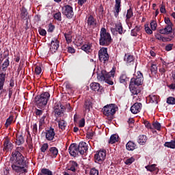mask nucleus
<instances>
[{
  "label": "nucleus",
  "instance_id": "nucleus-46",
  "mask_svg": "<svg viewBox=\"0 0 175 175\" xmlns=\"http://www.w3.org/2000/svg\"><path fill=\"white\" fill-rule=\"evenodd\" d=\"M53 18L55 20H57V21H62V16L60 12L54 14Z\"/></svg>",
  "mask_w": 175,
  "mask_h": 175
},
{
  "label": "nucleus",
  "instance_id": "nucleus-43",
  "mask_svg": "<svg viewBox=\"0 0 175 175\" xmlns=\"http://www.w3.org/2000/svg\"><path fill=\"white\" fill-rule=\"evenodd\" d=\"M150 72L152 76H155V75H157V72H158V67L155 64H152L150 67Z\"/></svg>",
  "mask_w": 175,
  "mask_h": 175
},
{
  "label": "nucleus",
  "instance_id": "nucleus-58",
  "mask_svg": "<svg viewBox=\"0 0 175 175\" xmlns=\"http://www.w3.org/2000/svg\"><path fill=\"white\" fill-rule=\"evenodd\" d=\"M38 32L41 36H46V35H47V31H46V29H38Z\"/></svg>",
  "mask_w": 175,
  "mask_h": 175
},
{
  "label": "nucleus",
  "instance_id": "nucleus-37",
  "mask_svg": "<svg viewBox=\"0 0 175 175\" xmlns=\"http://www.w3.org/2000/svg\"><path fill=\"white\" fill-rule=\"evenodd\" d=\"M38 175H53V172L47 168H42Z\"/></svg>",
  "mask_w": 175,
  "mask_h": 175
},
{
  "label": "nucleus",
  "instance_id": "nucleus-54",
  "mask_svg": "<svg viewBox=\"0 0 175 175\" xmlns=\"http://www.w3.org/2000/svg\"><path fill=\"white\" fill-rule=\"evenodd\" d=\"M32 131H33V135L36 136V135H38V124L36 123L33 124Z\"/></svg>",
  "mask_w": 175,
  "mask_h": 175
},
{
  "label": "nucleus",
  "instance_id": "nucleus-30",
  "mask_svg": "<svg viewBox=\"0 0 175 175\" xmlns=\"http://www.w3.org/2000/svg\"><path fill=\"white\" fill-rule=\"evenodd\" d=\"M147 142V136L144 135H141L138 137L137 142L141 146H144Z\"/></svg>",
  "mask_w": 175,
  "mask_h": 175
},
{
  "label": "nucleus",
  "instance_id": "nucleus-11",
  "mask_svg": "<svg viewBox=\"0 0 175 175\" xmlns=\"http://www.w3.org/2000/svg\"><path fill=\"white\" fill-rule=\"evenodd\" d=\"M111 32L112 35H122V33H125L126 30H124V27H122V23H119L115 25L114 28H111Z\"/></svg>",
  "mask_w": 175,
  "mask_h": 175
},
{
  "label": "nucleus",
  "instance_id": "nucleus-27",
  "mask_svg": "<svg viewBox=\"0 0 175 175\" xmlns=\"http://www.w3.org/2000/svg\"><path fill=\"white\" fill-rule=\"evenodd\" d=\"M124 61H125L127 65H133L135 62V57L132 55L126 56V54H125Z\"/></svg>",
  "mask_w": 175,
  "mask_h": 175
},
{
  "label": "nucleus",
  "instance_id": "nucleus-19",
  "mask_svg": "<svg viewBox=\"0 0 175 175\" xmlns=\"http://www.w3.org/2000/svg\"><path fill=\"white\" fill-rule=\"evenodd\" d=\"M159 32L161 35H170V33H172V32H173V26L166 25L165 28L160 29L159 30Z\"/></svg>",
  "mask_w": 175,
  "mask_h": 175
},
{
  "label": "nucleus",
  "instance_id": "nucleus-50",
  "mask_svg": "<svg viewBox=\"0 0 175 175\" xmlns=\"http://www.w3.org/2000/svg\"><path fill=\"white\" fill-rule=\"evenodd\" d=\"M47 150H49V144L45 143V144H42V146L40 148L41 152H46V151H47Z\"/></svg>",
  "mask_w": 175,
  "mask_h": 175
},
{
  "label": "nucleus",
  "instance_id": "nucleus-48",
  "mask_svg": "<svg viewBox=\"0 0 175 175\" xmlns=\"http://www.w3.org/2000/svg\"><path fill=\"white\" fill-rule=\"evenodd\" d=\"M13 116H10L7 120L5 124V128H8L10 125H11L12 122H13Z\"/></svg>",
  "mask_w": 175,
  "mask_h": 175
},
{
  "label": "nucleus",
  "instance_id": "nucleus-44",
  "mask_svg": "<svg viewBox=\"0 0 175 175\" xmlns=\"http://www.w3.org/2000/svg\"><path fill=\"white\" fill-rule=\"evenodd\" d=\"M152 126L153 129H156L157 131H161V123H159L158 121L154 122L152 124Z\"/></svg>",
  "mask_w": 175,
  "mask_h": 175
},
{
  "label": "nucleus",
  "instance_id": "nucleus-17",
  "mask_svg": "<svg viewBox=\"0 0 175 175\" xmlns=\"http://www.w3.org/2000/svg\"><path fill=\"white\" fill-rule=\"evenodd\" d=\"M58 155V148L57 147H51L46 151V157L49 158L55 159Z\"/></svg>",
  "mask_w": 175,
  "mask_h": 175
},
{
  "label": "nucleus",
  "instance_id": "nucleus-51",
  "mask_svg": "<svg viewBox=\"0 0 175 175\" xmlns=\"http://www.w3.org/2000/svg\"><path fill=\"white\" fill-rule=\"evenodd\" d=\"M167 103L168 105H175V98L170 96L167 98Z\"/></svg>",
  "mask_w": 175,
  "mask_h": 175
},
{
  "label": "nucleus",
  "instance_id": "nucleus-38",
  "mask_svg": "<svg viewBox=\"0 0 175 175\" xmlns=\"http://www.w3.org/2000/svg\"><path fill=\"white\" fill-rule=\"evenodd\" d=\"M164 147H167V148H175V140H171V142H167L164 144Z\"/></svg>",
  "mask_w": 175,
  "mask_h": 175
},
{
  "label": "nucleus",
  "instance_id": "nucleus-1",
  "mask_svg": "<svg viewBox=\"0 0 175 175\" xmlns=\"http://www.w3.org/2000/svg\"><path fill=\"white\" fill-rule=\"evenodd\" d=\"M24 146H18L15 151L12 152L10 161L12 162L11 167L14 173L21 174L27 173V161L21 152L24 151Z\"/></svg>",
  "mask_w": 175,
  "mask_h": 175
},
{
  "label": "nucleus",
  "instance_id": "nucleus-62",
  "mask_svg": "<svg viewBox=\"0 0 175 175\" xmlns=\"http://www.w3.org/2000/svg\"><path fill=\"white\" fill-rule=\"evenodd\" d=\"M79 128H84V126H85V119L82 118V119L79 121Z\"/></svg>",
  "mask_w": 175,
  "mask_h": 175
},
{
  "label": "nucleus",
  "instance_id": "nucleus-57",
  "mask_svg": "<svg viewBox=\"0 0 175 175\" xmlns=\"http://www.w3.org/2000/svg\"><path fill=\"white\" fill-rule=\"evenodd\" d=\"M35 73L37 75H40V73H42V67H40V66H36Z\"/></svg>",
  "mask_w": 175,
  "mask_h": 175
},
{
  "label": "nucleus",
  "instance_id": "nucleus-64",
  "mask_svg": "<svg viewBox=\"0 0 175 175\" xmlns=\"http://www.w3.org/2000/svg\"><path fill=\"white\" fill-rule=\"evenodd\" d=\"M160 12L163 14H165V13H166V8H165V7L163 3H162L161 5Z\"/></svg>",
  "mask_w": 175,
  "mask_h": 175
},
{
  "label": "nucleus",
  "instance_id": "nucleus-40",
  "mask_svg": "<svg viewBox=\"0 0 175 175\" xmlns=\"http://www.w3.org/2000/svg\"><path fill=\"white\" fill-rule=\"evenodd\" d=\"M118 135L113 134L111 135L110 139L109 140V144H114V143H117L118 142Z\"/></svg>",
  "mask_w": 175,
  "mask_h": 175
},
{
  "label": "nucleus",
  "instance_id": "nucleus-5",
  "mask_svg": "<svg viewBox=\"0 0 175 175\" xmlns=\"http://www.w3.org/2000/svg\"><path fill=\"white\" fill-rule=\"evenodd\" d=\"M112 40H113L111 39V35H110V33L107 32L106 28L102 27L100 31V46H110Z\"/></svg>",
  "mask_w": 175,
  "mask_h": 175
},
{
  "label": "nucleus",
  "instance_id": "nucleus-8",
  "mask_svg": "<svg viewBox=\"0 0 175 175\" xmlns=\"http://www.w3.org/2000/svg\"><path fill=\"white\" fill-rule=\"evenodd\" d=\"M95 162L96 163H103L105 159H106V150L103 149L97 152L94 155Z\"/></svg>",
  "mask_w": 175,
  "mask_h": 175
},
{
  "label": "nucleus",
  "instance_id": "nucleus-39",
  "mask_svg": "<svg viewBox=\"0 0 175 175\" xmlns=\"http://www.w3.org/2000/svg\"><path fill=\"white\" fill-rule=\"evenodd\" d=\"M144 124L146 128H147L148 129L152 130V133H156L157 131L154 129V128L152 127V125H151V123L149 121L144 120Z\"/></svg>",
  "mask_w": 175,
  "mask_h": 175
},
{
  "label": "nucleus",
  "instance_id": "nucleus-49",
  "mask_svg": "<svg viewBox=\"0 0 175 175\" xmlns=\"http://www.w3.org/2000/svg\"><path fill=\"white\" fill-rule=\"evenodd\" d=\"M157 27H158V24L157 23V21H151L150 22V27L152 31H157Z\"/></svg>",
  "mask_w": 175,
  "mask_h": 175
},
{
  "label": "nucleus",
  "instance_id": "nucleus-26",
  "mask_svg": "<svg viewBox=\"0 0 175 175\" xmlns=\"http://www.w3.org/2000/svg\"><path fill=\"white\" fill-rule=\"evenodd\" d=\"M65 111V106L60 105V106L59 107V105H56L55 107V114H56V116H58V117H62V114H64Z\"/></svg>",
  "mask_w": 175,
  "mask_h": 175
},
{
  "label": "nucleus",
  "instance_id": "nucleus-56",
  "mask_svg": "<svg viewBox=\"0 0 175 175\" xmlns=\"http://www.w3.org/2000/svg\"><path fill=\"white\" fill-rule=\"evenodd\" d=\"M174 36H170L168 38L163 37L162 42H172V39H174Z\"/></svg>",
  "mask_w": 175,
  "mask_h": 175
},
{
  "label": "nucleus",
  "instance_id": "nucleus-16",
  "mask_svg": "<svg viewBox=\"0 0 175 175\" xmlns=\"http://www.w3.org/2000/svg\"><path fill=\"white\" fill-rule=\"evenodd\" d=\"M45 137L49 142H53L55 137V131L53 127H50L49 129L46 130Z\"/></svg>",
  "mask_w": 175,
  "mask_h": 175
},
{
  "label": "nucleus",
  "instance_id": "nucleus-15",
  "mask_svg": "<svg viewBox=\"0 0 175 175\" xmlns=\"http://www.w3.org/2000/svg\"><path fill=\"white\" fill-rule=\"evenodd\" d=\"M78 150L81 155L87 154L88 152V146L87 145V143L84 142H79L78 145Z\"/></svg>",
  "mask_w": 175,
  "mask_h": 175
},
{
  "label": "nucleus",
  "instance_id": "nucleus-34",
  "mask_svg": "<svg viewBox=\"0 0 175 175\" xmlns=\"http://www.w3.org/2000/svg\"><path fill=\"white\" fill-rule=\"evenodd\" d=\"M90 88L92 90V91L98 92V91L100 90V84L96 82H93L90 84Z\"/></svg>",
  "mask_w": 175,
  "mask_h": 175
},
{
  "label": "nucleus",
  "instance_id": "nucleus-63",
  "mask_svg": "<svg viewBox=\"0 0 175 175\" xmlns=\"http://www.w3.org/2000/svg\"><path fill=\"white\" fill-rule=\"evenodd\" d=\"M164 21L167 25H171L173 26V23L170 21V18H165Z\"/></svg>",
  "mask_w": 175,
  "mask_h": 175
},
{
  "label": "nucleus",
  "instance_id": "nucleus-31",
  "mask_svg": "<svg viewBox=\"0 0 175 175\" xmlns=\"http://www.w3.org/2000/svg\"><path fill=\"white\" fill-rule=\"evenodd\" d=\"M126 148L128 151H133L135 148H136V144L132 141H129L126 144Z\"/></svg>",
  "mask_w": 175,
  "mask_h": 175
},
{
  "label": "nucleus",
  "instance_id": "nucleus-20",
  "mask_svg": "<svg viewBox=\"0 0 175 175\" xmlns=\"http://www.w3.org/2000/svg\"><path fill=\"white\" fill-rule=\"evenodd\" d=\"M3 151H6V152H8V151H10L12 150H13V144H12V142H10V139H9V138H6L4 140L3 142Z\"/></svg>",
  "mask_w": 175,
  "mask_h": 175
},
{
  "label": "nucleus",
  "instance_id": "nucleus-2",
  "mask_svg": "<svg viewBox=\"0 0 175 175\" xmlns=\"http://www.w3.org/2000/svg\"><path fill=\"white\" fill-rule=\"evenodd\" d=\"M144 77L143 73L140 71L137 72V75L131 79L129 84V90L133 95H138L142 92L140 85L143 84Z\"/></svg>",
  "mask_w": 175,
  "mask_h": 175
},
{
  "label": "nucleus",
  "instance_id": "nucleus-28",
  "mask_svg": "<svg viewBox=\"0 0 175 175\" xmlns=\"http://www.w3.org/2000/svg\"><path fill=\"white\" fill-rule=\"evenodd\" d=\"M6 73H0V91L3 90L5 85V81L6 80Z\"/></svg>",
  "mask_w": 175,
  "mask_h": 175
},
{
  "label": "nucleus",
  "instance_id": "nucleus-9",
  "mask_svg": "<svg viewBox=\"0 0 175 175\" xmlns=\"http://www.w3.org/2000/svg\"><path fill=\"white\" fill-rule=\"evenodd\" d=\"M98 58L99 61H100V62H104V64L109 61V53H107V48L102 47L98 51Z\"/></svg>",
  "mask_w": 175,
  "mask_h": 175
},
{
  "label": "nucleus",
  "instance_id": "nucleus-59",
  "mask_svg": "<svg viewBox=\"0 0 175 175\" xmlns=\"http://www.w3.org/2000/svg\"><path fill=\"white\" fill-rule=\"evenodd\" d=\"M173 46H174V44H168L165 46V51H172V50H173Z\"/></svg>",
  "mask_w": 175,
  "mask_h": 175
},
{
  "label": "nucleus",
  "instance_id": "nucleus-32",
  "mask_svg": "<svg viewBox=\"0 0 175 175\" xmlns=\"http://www.w3.org/2000/svg\"><path fill=\"white\" fill-rule=\"evenodd\" d=\"M150 103H158V99H159V96L155 94H150L148 97Z\"/></svg>",
  "mask_w": 175,
  "mask_h": 175
},
{
  "label": "nucleus",
  "instance_id": "nucleus-45",
  "mask_svg": "<svg viewBox=\"0 0 175 175\" xmlns=\"http://www.w3.org/2000/svg\"><path fill=\"white\" fill-rule=\"evenodd\" d=\"M156 164L148 165L145 167L148 172H155Z\"/></svg>",
  "mask_w": 175,
  "mask_h": 175
},
{
  "label": "nucleus",
  "instance_id": "nucleus-29",
  "mask_svg": "<svg viewBox=\"0 0 175 175\" xmlns=\"http://www.w3.org/2000/svg\"><path fill=\"white\" fill-rule=\"evenodd\" d=\"M142 28L143 27L140 25L135 26L134 29H131V36H137V32H140Z\"/></svg>",
  "mask_w": 175,
  "mask_h": 175
},
{
  "label": "nucleus",
  "instance_id": "nucleus-3",
  "mask_svg": "<svg viewBox=\"0 0 175 175\" xmlns=\"http://www.w3.org/2000/svg\"><path fill=\"white\" fill-rule=\"evenodd\" d=\"M115 75L116 67H113L109 72H107V71L105 70H102L100 73L97 75V79L99 81H105L107 84L113 85V84H114V82H113V79H114Z\"/></svg>",
  "mask_w": 175,
  "mask_h": 175
},
{
  "label": "nucleus",
  "instance_id": "nucleus-24",
  "mask_svg": "<svg viewBox=\"0 0 175 175\" xmlns=\"http://www.w3.org/2000/svg\"><path fill=\"white\" fill-rule=\"evenodd\" d=\"M16 142L15 144L16 146H21L22 144H24L25 143V139H24V135H23V133H17L16 134Z\"/></svg>",
  "mask_w": 175,
  "mask_h": 175
},
{
  "label": "nucleus",
  "instance_id": "nucleus-42",
  "mask_svg": "<svg viewBox=\"0 0 175 175\" xmlns=\"http://www.w3.org/2000/svg\"><path fill=\"white\" fill-rule=\"evenodd\" d=\"M10 64V62L9 61V57H8L2 64L1 65V68H2V70L3 72H5L6 69H8V66H9Z\"/></svg>",
  "mask_w": 175,
  "mask_h": 175
},
{
  "label": "nucleus",
  "instance_id": "nucleus-53",
  "mask_svg": "<svg viewBox=\"0 0 175 175\" xmlns=\"http://www.w3.org/2000/svg\"><path fill=\"white\" fill-rule=\"evenodd\" d=\"M135 161V158L133 157H131L129 159H127L125 161L124 163L125 165H132L133 163V161Z\"/></svg>",
  "mask_w": 175,
  "mask_h": 175
},
{
  "label": "nucleus",
  "instance_id": "nucleus-47",
  "mask_svg": "<svg viewBox=\"0 0 175 175\" xmlns=\"http://www.w3.org/2000/svg\"><path fill=\"white\" fill-rule=\"evenodd\" d=\"M126 17V20H130L132 17H133V10H132V8H130L127 10Z\"/></svg>",
  "mask_w": 175,
  "mask_h": 175
},
{
  "label": "nucleus",
  "instance_id": "nucleus-23",
  "mask_svg": "<svg viewBox=\"0 0 175 175\" xmlns=\"http://www.w3.org/2000/svg\"><path fill=\"white\" fill-rule=\"evenodd\" d=\"M92 109V102L90 99H86L83 105V113H90Z\"/></svg>",
  "mask_w": 175,
  "mask_h": 175
},
{
  "label": "nucleus",
  "instance_id": "nucleus-33",
  "mask_svg": "<svg viewBox=\"0 0 175 175\" xmlns=\"http://www.w3.org/2000/svg\"><path fill=\"white\" fill-rule=\"evenodd\" d=\"M59 129H61L62 131H65L66 129V126L68 125V123L65 122L64 120H61L57 121Z\"/></svg>",
  "mask_w": 175,
  "mask_h": 175
},
{
  "label": "nucleus",
  "instance_id": "nucleus-7",
  "mask_svg": "<svg viewBox=\"0 0 175 175\" xmlns=\"http://www.w3.org/2000/svg\"><path fill=\"white\" fill-rule=\"evenodd\" d=\"M62 14L66 16L68 20L73 18V16H75V12H73V7L66 5L62 7Z\"/></svg>",
  "mask_w": 175,
  "mask_h": 175
},
{
  "label": "nucleus",
  "instance_id": "nucleus-35",
  "mask_svg": "<svg viewBox=\"0 0 175 175\" xmlns=\"http://www.w3.org/2000/svg\"><path fill=\"white\" fill-rule=\"evenodd\" d=\"M72 31H68L67 33H64V38L66 39V41L68 44L69 43H72Z\"/></svg>",
  "mask_w": 175,
  "mask_h": 175
},
{
  "label": "nucleus",
  "instance_id": "nucleus-41",
  "mask_svg": "<svg viewBox=\"0 0 175 175\" xmlns=\"http://www.w3.org/2000/svg\"><path fill=\"white\" fill-rule=\"evenodd\" d=\"M44 120H46V116L44 115L39 120V129L38 131L39 132L42 131V130L43 129V128H44L43 126V124H45Z\"/></svg>",
  "mask_w": 175,
  "mask_h": 175
},
{
  "label": "nucleus",
  "instance_id": "nucleus-22",
  "mask_svg": "<svg viewBox=\"0 0 175 175\" xmlns=\"http://www.w3.org/2000/svg\"><path fill=\"white\" fill-rule=\"evenodd\" d=\"M121 12V0H115L114 16L117 18Z\"/></svg>",
  "mask_w": 175,
  "mask_h": 175
},
{
  "label": "nucleus",
  "instance_id": "nucleus-25",
  "mask_svg": "<svg viewBox=\"0 0 175 175\" xmlns=\"http://www.w3.org/2000/svg\"><path fill=\"white\" fill-rule=\"evenodd\" d=\"M129 81V77H128V75H126V72L125 71H123L119 77V82L121 84H124V85H126V84Z\"/></svg>",
  "mask_w": 175,
  "mask_h": 175
},
{
  "label": "nucleus",
  "instance_id": "nucleus-52",
  "mask_svg": "<svg viewBox=\"0 0 175 175\" xmlns=\"http://www.w3.org/2000/svg\"><path fill=\"white\" fill-rule=\"evenodd\" d=\"M89 175H99V170L95 167H93L90 170Z\"/></svg>",
  "mask_w": 175,
  "mask_h": 175
},
{
  "label": "nucleus",
  "instance_id": "nucleus-60",
  "mask_svg": "<svg viewBox=\"0 0 175 175\" xmlns=\"http://www.w3.org/2000/svg\"><path fill=\"white\" fill-rule=\"evenodd\" d=\"M54 29H55V26L53 25L52 23H50L49 25V28H48V32H54Z\"/></svg>",
  "mask_w": 175,
  "mask_h": 175
},
{
  "label": "nucleus",
  "instance_id": "nucleus-12",
  "mask_svg": "<svg viewBox=\"0 0 175 175\" xmlns=\"http://www.w3.org/2000/svg\"><path fill=\"white\" fill-rule=\"evenodd\" d=\"M58 49H59V40H58V38H52L50 47L52 54L57 53V51H58Z\"/></svg>",
  "mask_w": 175,
  "mask_h": 175
},
{
  "label": "nucleus",
  "instance_id": "nucleus-61",
  "mask_svg": "<svg viewBox=\"0 0 175 175\" xmlns=\"http://www.w3.org/2000/svg\"><path fill=\"white\" fill-rule=\"evenodd\" d=\"M145 31L146 33H148V35L152 34V29H150V27H148V25H145Z\"/></svg>",
  "mask_w": 175,
  "mask_h": 175
},
{
  "label": "nucleus",
  "instance_id": "nucleus-10",
  "mask_svg": "<svg viewBox=\"0 0 175 175\" xmlns=\"http://www.w3.org/2000/svg\"><path fill=\"white\" fill-rule=\"evenodd\" d=\"M85 22L88 25V28H92L93 29H95V28H98V21L93 15H90L89 16H88L85 18Z\"/></svg>",
  "mask_w": 175,
  "mask_h": 175
},
{
  "label": "nucleus",
  "instance_id": "nucleus-6",
  "mask_svg": "<svg viewBox=\"0 0 175 175\" xmlns=\"http://www.w3.org/2000/svg\"><path fill=\"white\" fill-rule=\"evenodd\" d=\"M50 99V93L49 92H43L40 95H38L35 98L36 103L38 106H46Z\"/></svg>",
  "mask_w": 175,
  "mask_h": 175
},
{
  "label": "nucleus",
  "instance_id": "nucleus-18",
  "mask_svg": "<svg viewBox=\"0 0 175 175\" xmlns=\"http://www.w3.org/2000/svg\"><path fill=\"white\" fill-rule=\"evenodd\" d=\"M142 107H143L142 103H135L133 106H131V111L133 114H137V113H140Z\"/></svg>",
  "mask_w": 175,
  "mask_h": 175
},
{
  "label": "nucleus",
  "instance_id": "nucleus-4",
  "mask_svg": "<svg viewBox=\"0 0 175 175\" xmlns=\"http://www.w3.org/2000/svg\"><path fill=\"white\" fill-rule=\"evenodd\" d=\"M118 108L115 104H109L105 105L102 111L104 116L107 117L108 121H113L114 120V115Z\"/></svg>",
  "mask_w": 175,
  "mask_h": 175
},
{
  "label": "nucleus",
  "instance_id": "nucleus-13",
  "mask_svg": "<svg viewBox=\"0 0 175 175\" xmlns=\"http://www.w3.org/2000/svg\"><path fill=\"white\" fill-rule=\"evenodd\" d=\"M68 152L71 157H77L79 155V146L77 144H71L68 148Z\"/></svg>",
  "mask_w": 175,
  "mask_h": 175
},
{
  "label": "nucleus",
  "instance_id": "nucleus-21",
  "mask_svg": "<svg viewBox=\"0 0 175 175\" xmlns=\"http://www.w3.org/2000/svg\"><path fill=\"white\" fill-rule=\"evenodd\" d=\"M20 16L21 20L25 21V20L29 19V14H28V10H27V8H25V7H22L21 8H20Z\"/></svg>",
  "mask_w": 175,
  "mask_h": 175
},
{
  "label": "nucleus",
  "instance_id": "nucleus-36",
  "mask_svg": "<svg viewBox=\"0 0 175 175\" xmlns=\"http://www.w3.org/2000/svg\"><path fill=\"white\" fill-rule=\"evenodd\" d=\"M81 50L85 51L87 54H90L91 53V44H85L81 47Z\"/></svg>",
  "mask_w": 175,
  "mask_h": 175
},
{
  "label": "nucleus",
  "instance_id": "nucleus-14",
  "mask_svg": "<svg viewBox=\"0 0 175 175\" xmlns=\"http://www.w3.org/2000/svg\"><path fill=\"white\" fill-rule=\"evenodd\" d=\"M79 163L75 161L71 160L67 164V170L72 172V173H76L79 169Z\"/></svg>",
  "mask_w": 175,
  "mask_h": 175
},
{
  "label": "nucleus",
  "instance_id": "nucleus-55",
  "mask_svg": "<svg viewBox=\"0 0 175 175\" xmlns=\"http://www.w3.org/2000/svg\"><path fill=\"white\" fill-rule=\"evenodd\" d=\"M95 135V132L94 131H88L87 133H86V137L88 139H92L94 137Z\"/></svg>",
  "mask_w": 175,
  "mask_h": 175
}]
</instances>
